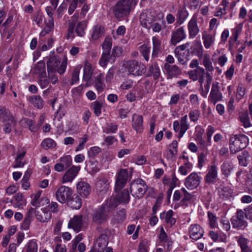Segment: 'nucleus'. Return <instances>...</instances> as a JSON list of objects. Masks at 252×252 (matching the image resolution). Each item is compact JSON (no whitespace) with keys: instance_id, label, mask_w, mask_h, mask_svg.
<instances>
[{"instance_id":"nucleus-1","label":"nucleus","mask_w":252,"mask_h":252,"mask_svg":"<svg viewBox=\"0 0 252 252\" xmlns=\"http://www.w3.org/2000/svg\"><path fill=\"white\" fill-rule=\"evenodd\" d=\"M137 2L133 0H119L112 7V12L115 17L122 20L127 17Z\"/></svg>"},{"instance_id":"nucleus-2","label":"nucleus","mask_w":252,"mask_h":252,"mask_svg":"<svg viewBox=\"0 0 252 252\" xmlns=\"http://www.w3.org/2000/svg\"><path fill=\"white\" fill-rule=\"evenodd\" d=\"M139 20L143 28L149 30L152 29L154 32H158L161 29V26L158 23L159 18L151 10L143 11L140 15Z\"/></svg>"},{"instance_id":"nucleus-3","label":"nucleus","mask_w":252,"mask_h":252,"mask_svg":"<svg viewBox=\"0 0 252 252\" xmlns=\"http://www.w3.org/2000/svg\"><path fill=\"white\" fill-rule=\"evenodd\" d=\"M67 59L63 57L62 61L58 56H55L50 58L47 62V70L53 71L62 75L66 70Z\"/></svg>"},{"instance_id":"nucleus-4","label":"nucleus","mask_w":252,"mask_h":252,"mask_svg":"<svg viewBox=\"0 0 252 252\" xmlns=\"http://www.w3.org/2000/svg\"><path fill=\"white\" fill-rule=\"evenodd\" d=\"M249 143L248 137L244 134L235 135L230 137L229 149L231 154H236L245 149Z\"/></svg>"},{"instance_id":"nucleus-5","label":"nucleus","mask_w":252,"mask_h":252,"mask_svg":"<svg viewBox=\"0 0 252 252\" xmlns=\"http://www.w3.org/2000/svg\"><path fill=\"white\" fill-rule=\"evenodd\" d=\"M147 187L145 182L139 179L133 181L130 185V192L135 198H142L147 190Z\"/></svg>"},{"instance_id":"nucleus-6","label":"nucleus","mask_w":252,"mask_h":252,"mask_svg":"<svg viewBox=\"0 0 252 252\" xmlns=\"http://www.w3.org/2000/svg\"><path fill=\"white\" fill-rule=\"evenodd\" d=\"M127 71L134 76H140L144 73L146 67L145 65L136 60L128 61L126 64Z\"/></svg>"},{"instance_id":"nucleus-7","label":"nucleus","mask_w":252,"mask_h":252,"mask_svg":"<svg viewBox=\"0 0 252 252\" xmlns=\"http://www.w3.org/2000/svg\"><path fill=\"white\" fill-rule=\"evenodd\" d=\"M206 71L203 67H197L193 70L189 71L187 72L189 78L193 81L198 80L200 88H202V84L204 82L205 78L206 77Z\"/></svg>"},{"instance_id":"nucleus-8","label":"nucleus","mask_w":252,"mask_h":252,"mask_svg":"<svg viewBox=\"0 0 252 252\" xmlns=\"http://www.w3.org/2000/svg\"><path fill=\"white\" fill-rule=\"evenodd\" d=\"M72 190L71 188L65 186H61L56 191L57 200L61 203H65L71 196Z\"/></svg>"},{"instance_id":"nucleus-9","label":"nucleus","mask_w":252,"mask_h":252,"mask_svg":"<svg viewBox=\"0 0 252 252\" xmlns=\"http://www.w3.org/2000/svg\"><path fill=\"white\" fill-rule=\"evenodd\" d=\"M128 179V171L126 169H121L116 175L115 190L116 192L122 189L126 184Z\"/></svg>"},{"instance_id":"nucleus-10","label":"nucleus","mask_w":252,"mask_h":252,"mask_svg":"<svg viewBox=\"0 0 252 252\" xmlns=\"http://www.w3.org/2000/svg\"><path fill=\"white\" fill-rule=\"evenodd\" d=\"M80 169L81 167L80 165H72L63 175L62 179V183L64 184L68 182H72L77 176Z\"/></svg>"},{"instance_id":"nucleus-11","label":"nucleus","mask_w":252,"mask_h":252,"mask_svg":"<svg viewBox=\"0 0 252 252\" xmlns=\"http://www.w3.org/2000/svg\"><path fill=\"white\" fill-rule=\"evenodd\" d=\"M200 179L196 173L193 172L185 179V185L189 189H196L200 184Z\"/></svg>"},{"instance_id":"nucleus-12","label":"nucleus","mask_w":252,"mask_h":252,"mask_svg":"<svg viewBox=\"0 0 252 252\" xmlns=\"http://www.w3.org/2000/svg\"><path fill=\"white\" fill-rule=\"evenodd\" d=\"M131 126L137 133H141L144 129L143 118L142 115L133 114L131 118Z\"/></svg>"},{"instance_id":"nucleus-13","label":"nucleus","mask_w":252,"mask_h":252,"mask_svg":"<svg viewBox=\"0 0 252 252\" xmlns=\"http://www.w3.org/2000/svg\"><path fill=\"white\" fill-rule=\"evenodd\" d=\"M188 29L189 38H194L199 32V28L197 25V17L193 15L188 23Z\"/></svg>"},{"instance_id":"nucleus-14","label":"nucleus","mask_w":252,"mask_h":252,"mask_svg":"<svg viewBox=\"0 0 252 252\" xmlns=\"http://www.w3.org/2000/svg\"><path fill=\"white\" fill-rule=\"evenodd\" d=\"M222 94L219 90V83H213L212 89L209 96V100L214 104L221 100Z\"/></svg>"},{"instance_id":"nucleus-15","label":"nucleus","mask_w":252,"mask_h":252,"mask_svg":"<svg viewBox=\"0 0 252 252\" xmlns=\"http://www.w3.org/2000/svg\"><path fill=\"white\" fill-rule=\"evenodd\" d=\"M217 177L218 168L216 165H212L204 177L205 182L207 184H215L217 182Z\"/></svg>"},{"instance_id":"nucleus-16","label":"nucleus","mask_w":252,"mask_h":252,"mask_svg":"<svg viewBox=\"0 0 252 252\" xmlns=\"http://www.w3.org/2000/svg\"><path fill=\"white\" fill-rule=\"evenodd\" d=\"M109 188V184L108 181L104 178L98 180L96 183V191L97 194L102 196L105 194Z\"/></svg>"},{"instance_id":"nucleus-17","label":"nucleus","mask_w":252,"mask_h":252,"mask_svg":"<svg viewBox=\"0 0 252 252\" xmlns=\"http://www.w3.org/2000/svg\"><path fill=\"white\" fill-rule=\"evenodd\" d=\"M186 34L183 27H180L172 33L171 43L173 45H176L178 43L186 38Z\"/></svg>"},{"instance_id":"nucleus-18","label":"nucleus","mask_w":252,"mask_h":252,"mask_svg":"<svg viewBox=\"0 0 252 252\" xmlns=\"http://www.w3.org/2000/svg\"><path fill=\"white\" fill-rule=\"evenodd\" d=\"M110 219V212L102 206L95 210L93 215V220H106Z\"/></svg>"},{"instance_id":"nucleus-19","label":"nucleus","mask_w":252,"mask_h":252,"mask_svg":"<svg viewBox=\"0 0 252 252\" xmlns=\"http://www.w3.org/2000/svg\"><path fill=\"white\" fill-rule=\"evenodd\" d=\"M189 232L191 239L194 240H197L203 236L204 230L200 225L194 224L189 227Z\"/></svg>"},{"instance_id":"nucleus-20","label":"nucleus","mask_w":252,"mask_h":252,"mask_svg":"<svg viewBox=\"0 0 252 252\" xmlns=\"http://www.w3.org/2000/svg\"><path fill=\"white\" fill-rule=\"evenodd\" d=\"M164 68L170 78L177 77L181 73V71L176 65H171L167 63H165L164 65Z\"/></svg>"},{"instance_id":"nucleus-21","label":"nucleus","mask_w":252,"mask_h":252,"mask_svg":"<svg viewBox=\"0 0 252 252\" xmlns=\"http://www.w3.org/2000/svg\"><path fill=\"white\" fill-rule=\"evenodd\" d=\"M77 191L81 196L86 197L90 193V186L87 182H79L77 184Z\"/></svg>"},{"instance_id":"nucleus-22","label":"nucleus","mask_w":252,"mask_h":252,"mask_svg":"<svg viewBox=\"0 0 252 252\" xmlns=\"http://www.w3.org/2000/svg\"><path fill=\"white\" fill-rule=\"evenodd\" d=\"M233 169L234 165L232 161L229 160L224 161L220 166L221 173L226 178L230 176Z\"/></svg>"},{"instance_id":"nucleus-23","label":"nucleus","mask_w":252,"mask_h":252,"mask_svg":"<svg viewBox=\"0 0 252 252\" xmlns=\"http://www.w3.org/2000/svg\"><path fill=\"white\" fill-rule=\"evenodd\" d=\"M104 28L100 25H97L93 27L91 33V41H95L101 37L104 33Z\"/></svg>"},{"instance_id":"nucleus-24","label":"nucleus","mask_w":252,"mask_h":252,"mask_svg":"<svg viewBox=\"0 0 252 252\" xmlns=\"http://www.w3.org/2000/svg\"><path fill=\"white\" fill-rule=\"evenodd\" d=\"M119 201L118 198L115 196H112L108 198L105 204L102 205L109 212L114 210L119 204Z\"/></svg>"},{"instance_id":"nucleus-25","label":"nucleus","mask_w":252,"mask_h":252,"mask_svg":"<svg viewBox=\"0 0 252 252\" xmlns=\"http://www.w3.org/2000/svg\"><path fill=\"white\" fill-rule=\"evenodd\" d=\"M153 42V52L152 57L157 58L158 55L161 53V46L160 40L156 36L152 38Z\"/></svg>"},{"instance_id":"nucleus-26","label":"nucleus","mask_w":252,"mask_h":252,"mask_svg":"<svg viewBox=\"0 0 252 252\" xmlns=\"http://www.w3.org/2000/svg\"><path fill=\"white\" fill-rule=\"evenodd\" d=\"M28 100L34 107L38 109H42L44 106V101L40 95L31 96L29 98Z\"/></svg>"},{"instance_id":"nucleus-27","label":"nucleus","mask_w":252,"mask_h":252,"mask_svg":"<svg viewBox=\"0 0 252 252\" xmlns=\"http://www.w3.org/2000/svg\"><path fill=\"white\" fill-rule=\"evenodd\" d=\"M96 244L98 247L97 251L104 252V249L108 244V238L107 235L101 234L96 240Z\"/></svg>"},{"instance_id":"nucleus-28","label":"nucleus","mask_w":252,"mask_h":252,"mask_svg":"<svg viewBox=\"0 0 252 252\" xmlns=\"http://www.w3.org/2000/svg\"><path fill=\"white\" fill-rule=\"evenodd\" d=\"M202 63L205 67L204 69L206 73H211L214 71V68L212 65L210 56L209 54H205L203 55Z\"/></svg>"},{"instance_id":"nucleus-29","label":"nucleus","mask_w":252,"mask_h":252,"mask_svg":"<svg viewBox=\"0 0 252 252\" xmlns=\"http://www.w3.org/2000/svg\"><path fill=\"white\" fill-rule=\"evenodd\" d=\"M187 120V115H185L180 119L181 127L178 134V138L179 139L183 136L185 133L189 128V126Z\"/></svg>"},{"instance_id":"nucleus-30","label":"nucleus","mask_w":252,"mask_h":252,"mask_svg":"<svg viewBox=\"0 0 252 252\" xmlns=\"http://www.w3.org/2000/svg\"><path fill=\"white\" fill-rule=\"evenodd\" d=\"M240 165L246 167L249 162L250 155L247 151H243L237 157Z\"/></svg>"},{"instance_id":"nucleus-31","label":"nucleus","mask_w":252,"mask_h":252,"mask_svg":"<svg viewBox=\"0 0 252 252\" xmlns=\"http://www.w3.org/2000/svg\"><path fill=\"white\" fill-rule=\"evenodd\" d=\"M205 79L206 80L204 87L202 86V88L200 87V89L202 91V95L203 96H206L209 91L210 85L212 83L213 79V76L211 73H207Z\"/></svg>"},{"instance_id":"nucleus-32","label":"nucleus","mask_w":252,"mask_h":252,"mask_svg":"<svg viewBox=\"0 0 252 252\" xmlns=\"http://www.w3.org/2000/svg\"><path fill=\"white\" fill-rule=\"evenodd\" d=\"M239 120L242 123V126L245 128H248L252 126V124L251 123L249 114L247 111L240 113L239 114Z\"/></svg>"},{"instance_id":"nucleus-33","label":"nucleus","mask_w":252,"mask_h":252,"mask_svg":"<svg viewBox=\"0 0 252 252\" xmlns=\"http://www.w3.org/2000/svg\"><path fill=\"white\" fill-rule=\"evenodd\" d=\"M202 39L204 47L206 49H209L214 43V36L206 32H204L202 33Z\"/></svg>"},{"instance_id":"nucleus-34","label":"nucleus","mask_w":252,"mask_h":252,"mask_svg":"<svg viewBox=\"0 0 252 252\" xmlns=\"http://www.w3.org/2000/svg\"><path fill=\"white\" fill-rule=\"evenodd\" d=\"M33 71L34 74H39V76L46 75L45 63L42 61L37 62L33 68Z\"/></svg>"},{"instance_id":"nucleus-35","label":"nucleus","mask_w":252,"mask_h":252,"mask_svg":"<svg viewBox=\"0 0 252 252\" xmlns=\"http://www.w3.org/2000/svg\"><path fill=\"white\" fill-rule=\"evenodd\" d=\"M84 73L83 79L84 81L88 82L91 79L93 74L92 70V65L88 62H86L83 68Z\"/></svg>"},{"instance_id":"nucleus-36","label":"nucleus","mask_w":252,"mask_h":252,"mask_svg":"<svg viewBox=\"0 0 252 252\" xmlns=\"http://www.w3.org/2000/svg\"><path fill=\"white\" fill-rule=\"evenodd\" d=\"M87 27V22L86 21H82L79 22L75 28V32L77 35L80 37H83L85 34V30Z\"/></svg>"},{"instance_id":"nucleus-37","label":"nucleus","mask_w":252,"mask_h":252,"mask_svg":"<svg viewBox=\"0 0 252 252\" xmlns=\"http://www.w3.org/2000/svg\"><path fill=\"white\" fill-rule=\"evenodd\" d=\"M103 75L101 73L98 74L94 79V86L99 92H101L105 87V84L103 82Z\"/></svg>"},{"instance_id":"nucleus-38","label":"nucleus","mask_w":252,"mask_h":252,"mask_svg":"<svg viewBox=\"0 0 252 252\" xmlns=\"http://www.w3.org/2000/svg\"><path fill=\"white\" fill-rule=\"evenodd\" d=\"M116 196L118 198L119 203H127L130 199L129 191L127 189H124Z\"/></svg>"},{"instance_id":"nucleus-39","label":"nucleus","mask_w":252,"mask_h":252,"mask_svg":"<svg viewBox=\"0 0 252 252\" xmlns=\"http://www.w3.org/2000/svg\"><path fill=\"white\" fill-rule=\"evenodd\" d=\"M3 127V130L5 133H9L11 131L12 127L15 125V121L12 116H9L7 119Z\"/></svg>"},{"instance_id":"nucleus-40","label":"nucleus","mask_w":252,"mask_h":252,"mask_svg":"<svg viewBox=\"0 0 252 252\" xmlns=\"http://www.w3.org/2000/svg\"><path fill=\"white\" fill-rule=\"evenodd\" d=\"M248 240L243 237H240L238 240V244L241 248V252H251L248 245Z\"/></svg>"},{"instance_id":"nucleus-41","label":"nucleus","mask_w":252,"mask_h":252,"mask_svg":"<svg viewBox=\"0 0 252 252\" xmlns=\"http://www.w3.org/2000/svg\"><path fill=\"white\" fill-rule=\"evenodd\" d=\"M112 46V40L111 37L107 36L102 44L103 53L110 54Z\"/></svg>"},{"instance_id":"nucleus-42","label":"nucleus","mask_w":252,"mask_h":252,"mask_svg":"<svg viewBox=\"0 0 252 252\" xmlns=\"http://www.w3.org/2000/svg\"><path fill=\"white\" fill-rule=\"evenodd\" d=\"M188 12L185 8L178 10L177 15V23L179 25L183 24L188 17Z\"/></svg>"},{"instance_id":"nucleus-43","label":"nucleus","mask_w":252,"mask_h":252,"mask_svg":"<svg viewBox=\"0 0 252 252\" xmlns=\"http://www.w3.org/2000/svg\"><path fill=\"white\" fill-rule=\"evenodd\" d=\"M189 51H187L185 52L175 53V57L177 58L178 62L182 64H186L188 60Z\"/></svg>"},{"instance_id":"nucleus-44","label":"nucleus","mask_w":252,"mask_h":252,"mask_svg":"<svg viewBox=\"0 0 252 252\" xmlns=\"http://www.w3.org/2000/svg\"><path fill=\"white\" fill-rule=\"evenodd\" d=\"M68 204L73 209H79L82 204L81 199L79 196H76L68 201Z\"/></svg>"},{"instance_id":"nucleus-45","label":"nucleus","mask_w":252,"mask_h":252,"mask_svg":"<svg viewBox=\"0 0 252 252\" xmlns=\"http://www.w3.org/2000/svg\"><path fill=\"white\" fill-rule=\"evenodd\" d=\"M41 147L45 150L53 149L56 146L55 141L51 138H47L44 139L41 144Z\"/></svg>"},{"instance_id":"nucleus-46","label":"nucleus","mask_w":252,"mask_h":252,"mask_svg":"<svg viewBox=\"0 0 252 252\" xmlns=\"http://www.w3.org/2000/svg\"><path fill=\"white\" fill-rule=\"evenodd\" d=\"M101 152V149L97 146L91 147L88 151V157L90 159H94Z\"/></svg>"},{"instance_id":"nucleus-47","label":"nucleus","mask_w":252,"mask_h":252,"mask_svg":"<svg viewBox=\"0 0 252 252\" xmlns=\"http://www.w3.org/2000/svg\"><path fill=\"white\" fill-rule=\"evenodd\" d=\"M139 52L144 59L148 62L150 53V47L146 44H143L139 47Z\"/></svg>"},{"instance_id":"nucleus-48","label":"nucleus","mask_w":252,"mask_h":252,"mask_svg":"<svg viewBox=\"0 0 252 252\" xmlns=\"http://www.w3.org/2000/svg\"><path fill=\"white\" fill-rule=\"evenodd\" d=\"M68 227L73 229L74 231L78 232L82 230L83 227L82 221H69Z\"/></svg>"},{"instance_id":"nucleus-49","label":"nucleus","mask_w":252,"mask_h":252,"mask_svg":"<svg viewBox=\"0 0 252 252\" xmlns=\"http://www.w3.org/2000/svg\"><path fill=\"white\" fill-rule=\"evenodd\" d=\"M102 106V103L98 101H95L93 103V109L96 116H100Z\"/></svg>"},{"instance_id":"nucleus-50","label":"nucleus","mask_w":252,"mask_h":252,"mask_svg":"<svg viewBox=\"0 0 252 252\" xmlns=\"http://www.w3.org/2000/svg\"><path fill=\"white\" fill-rule=\"evenodd\" d=\"M118 125L114 123H108L107 124L105 128L103 129V132L107 133H114L118 129Z\"/></svg>"},{"instance_id":"nucleus-51","label":"nucleus","mask_w":252,"mask_h":252,"mask_svg":"<svg viewBox=\"0 0 252 252\" xmlns=\"http://www.w3.org/2000/svg\"><path fill=\"white\" fill-rule=\"evenodd\" d=\"M192 165L191 163L187 161L184 165L181 166L179 168V171L181 174L186 175L189 171L191 169Z\"/></svg>"},{"instance_id":"nucleus-52","label":"nucleus","mask_w":252,"mask_h":252,"mask_svg":"<svg viewBox=\"0 0 252 252\" xmlns=\"http://www.w3.org/2000/svg\"><path fill=\"white\" fill-rule=\"evenodd\" d=\"M149 72L153 75L155 79L158 78L160 74V69L157 64L152 65L149 69Z\"/></svg>"},{"instance_id":"nucleus-53","label":"nucleus","mask_w":252,"mask_h":252,"mask_svg":"<svg viewBox=\"0 0 252 252\" xmlns=\"http://www.w3.org/2000/svg\"><path fill=\"white\" fill-rule=\"evenodd\" d=\"M59 160L65 169L68 168L72 163V158L70 156L62 157Z\"/></svg>"},{"instance_id":"nucleus-54","label":"nucleus","mask_w":252,"mask_h":252,"mask_svg":"<svg viewBox=\"0 0 252 252\" xmlns=\"http://www.w3.org/2000/svg\"><path fill=\"white\" fill-rule=\"evenodd\" d=\"M200 113L199 110L194 109L190 111L189 116L191 122H196L199 117Z\"/></svg>"},{"instance_id":"nucleus-55","label":"nucleus","mask_w":252,"mask_h":252,"mask_svg":"<svg viewBox=\"0 0 252 252\" xmlns=\"http://www.w3.org/2000/svg\"><path fill=\"white\" fill-rule=\"evenodd\" d=\"M149 242L147 240H143L140 242L138 246V252H148Z\"/></svg>"},{"instance_id":"nucleus-56","label":"nucleus","mask_w":252,"mask_h":252,"mask_svg":"<svg viewBox=\"0 0 252 252\" xmlns=\"http://www.w3.org/2000/svg\"><path fill=\"white\" fill-rule=\"evenodd\" d=\"M110 54L103 53L99 60V64L102 67H106L110 59Z\"/></svg>"},{"instance_id":"nucleus-57","label":"nucleus","mask_w":252,"mask_h":252,"mask_svg":"<svg viewBox=\"0 0 252 252\" xmlns=\"http://www.w3.org/2000/svg\"><path fill=\"white\" fill-rule=\"evenodd\" d=\"M89 162L90 164L89 165V169L90 170V172L92 173H96L99 170L100 168L96 160L90 159Z\"/></svg>"},{"instance_id":"nucleus-58","label":"nucleus","mask_w":252,"mask_h":252,"mask_svg":"<svg viewBox=\"0 0 252 252\" xmlns=\"http://www.w3.org/2000/svg\"><path fill=\"white\" fill-rule=\"evenodd\" d=\"M9 116H12L11 114L7 111L6 109L3 107H0V120L2 122H6L7 119L9 118Z\"/></svg>"},{"instance_id":"nucleus-59","label":"nucleus","mask_w":252,"mask_h":252,"mask_svg":"<svg viewBox=\"0 0 252 252\" xmlns=\"http://www.w3.org/2000/svg\"><path fill=\"white\" fill-rule=\"evenodd\" d=\"M177 146L178 142L176 140H174L169 146V151L172 158L174 157L177 153Z\"/></svg>"},{"instance_id":"nucleus-60","label":"nucleus","mask_w":252,"mask_h":252,"mask_svg":"<svg viewBox=\"0 0 252 252\" xmlns=\"http://www.w3.org/2000/svg\"><path fill=\"white\" fill-rule=\"evenodd\" d=\"M79 69L75 68L72 73L71 80L70 85H73L76 83L79 80Z\"/></svg>"},{"instance_id":"nucleus-61","label":"nucleus","mask_w":252,"mask_h":252,"mask_svg":"<svg viewBox=\"0 0 252 252\" xmlns=\"http://www.w3.org/2000/svg\"><path fill=\"white\" fill-rule=\"evenodd\" d=\"M242 24H239L233 29L232 37L234 38V40L237 41L238 38V35L241 32L242 30Z\"/></svg>"},{"instance_id":"nucleus-62","label":"nucleus","mask_w":252,"mask_h":252,"mask_svg":"<svg viewBox=\"0 0 252 252\" xmlns=\"http://www.w3.org/2000/svg\"><path fill=\"white\" fill-rule=\"evenodd\" d=\"M173 212L172 210H169L167 212H163L160 215L161 220H172L173 219L175 220L174 218H172Z\"/></svg>"},{"instance_id":"nucleus-63","label":"nucleus","mask_w":252,"mask_h":252,"mask_svg":"<svg viewBox=\"0 0 252 252\" xmlns=\"http://www.w3.org/2000/svg\"><path fill=\"white\" fill-rule=\"evenodd\" d=\"M37 245L35 242L31 241L28 243L27 252H37Z\"/></svg>"},{"instance_id":"nucleus-64","label":"nucleus","mask_w":252,"mask_h":252,"mask_svg":"<svg viewBox=\"0 0 252 252\" xmlns=\"http://www.w3.org/2000/svg\"><path fill=\"white\" fill-rule=\"evenodd\" d=\"M226 14V8L224 7H218L214 13V16L222 18Z\"/></svg>"}]
</instances>
